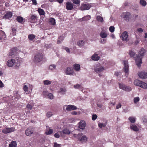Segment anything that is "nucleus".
I'll use <instances>...</instances> for the list:
<instances>
[{
    "label": "nucleus",
    "mask_w": 147,
    "mask_h": 147,
    "mask_svg": "<svg viewBox=\"0 0 147 147\" xmlns=\"http://www.w3.org/2000/svg\"><path fill=\"white\" fill-rule=\"evenodd\" d=\"M145 53V50L144 48H142L139 51L138 55L135 58L136 64L138 67H140L141 64L142 63V57L144 55Z\"/></svg>",
    "instance_id": "nucleus-1"
},
{
    "label": "nucleus",
    "mask_w": 147,
    "mask_h": 147,
    "mask_svg": "<svg viewBox=\"0 0 147 147\" xmlns=\"http://www.w3.org/2000/svg\"><path fill=\"white\" fill-rule=\"evenodd\" d=\"M77 138L82 142H85L87 140V138L86 136L82 133L78 134L77 136Z\"/></svg>",
    "instance_id": "nucleus-2"
},
{
    "label": "nucleus",
    "mask_w": 147,
    "mask_h": 147,
    "mask_svg": "<svg viewBox=\"0 0 147 147\" xmlns=\"http://www.w3.org/2000/svg\"><path fill=\"white\" fill-rule=\"evenodd\" d=\"M42 58L43 55L42 53H38L34 56V61L35 63H38L42 60Z\"/></svg>",
    "instance_id": "nucleus-3"
},
{
    "label": "nucleus",
    "mask_w": 147,
    "mask_h": 147,
    "mask_svg": "<svg viewBox=\"0 0 147 147\" xmlns=\"http://www.w3.org/2000/svg\"><path fill=\"white\" fill-rule=\"evenodd\" d=\"M63 109L64 111H70L76 110L77 109V107L74 105H65L64 106Z\"/></svg>",
    "instance_id": "nucleus-4"
},
{
    "label": "nucleus",
    "mask_w": 147,
    "mask_h": 147,
    "mask_svg": "<svg viewBox=\"0 0 147 147\" xmlns=\"http://www.w3.org/2000/svg\"><path fill=\"white\" fill-rule=\"evenodd\" d=\"M16 129L14 127H7L3 129L2 131V132L5 134H7L15 131Z\"/></svg>",
    "instance_id": "nucleus-5"
},
{
    "label": "nucleus",
    "mask_w": 147,
    "mask_h": 147,
    "mask_svg": "<svg viewBox=\"0 0 147 147\" xmlns=\"http://www.w3.org/2000/svg\"><path fill=\"white\" fill-rule=\"evenodd\" d=\"M105 69V68L104 67L99 65L95 67L94 70L96 73H98L103 71Z\"/></svg>",
    "instance_id": "nucleus-6"
},
{
    "label": "nucleus",
    "mask_w": 147,
    "mask_h": 147,
    "mask_svg": "<svg viewBox=\"0 0 147 147\" xmlns=\"http://www.w3.org/2000/svg\"><path fill=\"white\" fill-rule=\"evenodd\" d=\"M91 7V5L88 4H81L80 9L81 10H89Z\"/></svg>",
    "instance_id": "nucleus-7"
},
{
    "label": "nucleus",
    "mask_w": 147,
    "mask_h": 147,
    "mask_svg": "<svg viewBox=\"0 0 147 147\" xmlns=\"http://www.w3.org/2000/svg\"><path fill=\"white\" fill-rule=\"evenodd\" d=\"M138 75L141 79H146L147 78V72L144 71H141L138 73Z\"/></svg>",
    "instance_id": "nucleus-8"
},
{
    "label": "nucleus",
    "mask_w": 147,
    "mask_h": 147,
    "mask_svg": "<svg viewBox=\"0 0 147 147\" xmlns=\"http://www.w3.org/2000/svg\"><path fill=\"white\" fill-rule=\"evenodd\" d=\"M121 17L125 20H129L130 18V14L129 12L123 13L122 14Z\"/></svg>",
    "instance_id": "nucleus-9"
},
{
    "label": "nucleus",
    "mask_w": 147,
    "mask_h": 147,
    "mask_svg": "<svg viewBox=\"0 0 147 147\" xmlns=\"http://www.w3.org/2000/svg\"><path fill=\"white\" fill-rule=\"evenodd\" d=\"M65 5L66 9L68 10H71L73 9V4L71 2H67Z\"/></svg>",
    "instance_id": "nucleus-10"
},
{
    "label": "nucleus",
    "mask_w": 147,
    "mask_h": 147,
    "mask_svg": "<svg viewBox=\"0 0 147 147\" xmlns=\"http://www.w3.org/2000/svg\"><path fill=\"white\" fill-rule=\"evenodd\" d=\"M22 60L21 58H18L15 61V62L14 63V67L16 68H17L22 63Z\"/></svg>",
    "instance_id": "nucleus-11"
},
{
    "label": "nucleus",
    "mask_w": 147,
    "mask_h": 147,
    "mask_svg": "<svg viewBox=\"0 0 147 147\" xmlns=\"http://www.w3.org/2000/svg\"><path fill=\"white\" fill-rule=\"evenodd\" d=\"M86 125V123L85 121L82 120L79 123V128L84 129H85Z\"/></svg>",
    "instance_id": "nucleus-12"
},
{
    "label": "nucleus",
    "mask_w": 147,
    "mask_h": 147,
    "mask_svg": "<svg viewBox=\"0 0 147 147\" xmlns=\"http://www.w3.org/2000/svg\"><path fill=\"white\" fill-rule=\"evenodd\" d=\"M124 68L123 69L125 72L126 73H127L129 71V66L127 62L126 61H123Z\"/></svg>",
    "instance_id": "nucleus-13"
},
{
    "label": "nucleus",
    "mask_w": 147,
    "mask_h": 147,
    "mask_svg": "<svg viewBox=\"0 0 147 147\" xmlns=\"http://www.w3.org/2000/svg\"><path fill=\"white\" fill-rule=\"evenodd\" d=\"M127 33L126 31L123 32L121 34L122 39L123 41H127L128 40Z\"/></svg>",
    "instance_id": "nucleus-14"
},
{
    "label": "nucleus",
    "mask_w": 147,
    "mask_h": 147,
    "mask_svg": "<svg viewBox=\"0 0 147 147\" xmlns=\"http://www.w3.org/2000/svg\"><path fill=\"white\" fill-rule=\"evenodd\" d=\"M12 16V13L10 11H7L6 14L3 17V19H9Z\"/></svg>",
    "instance_id": "nucleus-15"
},
{
    "label": "nucleus",
    "mask_w": 147,
    "mask_h": 147,
    "mask_svg": "<svg viewBox=\"0 0 147 147\" xmlns=\"http://www.w3.org/2000/svg\"><path fill=\"white\" fill-rule=\"evenodd\" d=\"M66 74L67 75H72L74 74L73 70L72 69L71 67H69L67 68L65 71Z\"/></svg>",
    "instance_id": "nucleus-16"
},
{
    "label": "nucleus",
    "mask_w": 147,
    "mask_h": 147,
    "mask_svg": "<svg viewBox=\"0 0 147 147\" xmlns=\"http://www.w3.org/2000/svg\"><path fill=\"white\" fill-rule=\"evenodd\" d=\"M15 60L14 59H11L10 60H9L7 63V65L9 67H11L13 66L14 67V64Z\"/></svg>",
    "instance_id": "nucleus-17"
},
{
    "label": "nucleus",
    "mask_w": 147,
    "mask_h": 147,
    "mask_svg": "<svg viewBox=\"0 0 147 147\" xmlns=\"http://www.w3.org/2000/svg\"><path fill=\"white\" fill-rule=\"evenodd\" d=\"M25 133L27 136H30L31 134L33 133V131L31 128L29 127L27 128L26 130Z\"/></svg>",
    "instance_id": "nucleus-18"
},
{
    "label": "nucleus",
    "mask_w": 147,
    "mask_h": 147,
    "mask_svg": "<svg viewBox=\"0 0 147 147\" xmlns=\"http://www.w3.org/2000/svg\"><path fill=\"white\" fill-rule=\"evenodd\" d=\"M0 37L1 40H5L6 38V36L5 32L2 30L0 31Z\"/></svg>",
    "instance_id": "nucleus-19"
},
{
    "label": "nucleus",
    "mask_w": 147,
    "mask_h": 147,
    "mask_svg": "<svg viewBox=\"0 0 147 147\" xmlns=\"http://www.w3.org/2000/svg\"><path fill=\"white\" fill-rule=\"evenodd\" d=\"M130 128L135 131H138L139 129L137 126L134 124H131L130 125Z\"/></svg>",
    "instance_id": "nucleus-20"
},
{
    "label": "nucleus",
    "mask_w": 147,
    "mask_h": 147,
    "mask_svg": "<svg viewBox=\"0 0 147 147\" xmlns=\"http://www.w3.org/2000/svg\"><path fill=\"white\" fill-rule=\"evenodd\" d=\"M92 59L94 61H97L100 59V57L98 54L95 53L92 56Z\"/></svg>",
    "instance_id": "nucleus-21"
},
{
    "label": "nucleus",
    "mask_w": 147,
    "mask_h": 147,
    "mask_svg": "<svg viewBox=\"0 0 147 147\" xmlns=\"http://www.w3.org/2000/svg\"><path fill=\"white\" fill-rule=\"evenodd\" d=\"M73 69L76 71H79L80 69V65L78 64H75L73 65Z\"/></svg>",
    "instance_id": "nucleus-22"
},
{
    "label": "nucleus",
    "mask_w": 147,
    "mask_h": 147,
    "mask_svg": "<svg viewBox=\"0 0 147 147\" xmlns=\"http://www.w3.org/2000/svg\"><path fill=\"white\" fill-rule=\"evenodd\" d=\"M63 137L64 136V134H70V132L69 130L67 129H63L62 131H61Z\"/></svg>",
    "instance_id": "nucleus-23"
},
{
    "label": "nucleus",
    "mask_w": 147,
    "mask_h": 147,
    "mask_svg": "<svg viewBox=\"0 0 147 147\" xmlns=\"http://www.w3.org/2000/svg\"><path fill=\"white\" fill-rule=\"evenodd\" d=\"M37 17L36 15H32L30 17V19L32 20V22H34L37 20Z\"/></svg>",
    "instance_id": "nucleus-24"
},
{
    "label": "nucleus",
    "mask_w": 147,
    "mask_h": 147,
    "mask_svg": "<svg viewBox=\"0 0 147 147\" xmlns=\"http://www.w3.org/2000/svg\"><path fill=\"white\" fill-rule=\"evenodd\" d=\"M54 136L55 138H59L60 136L62 137H63L62 134V133L61 131H59L57 133H55L54 135Z\"/></svg>",
    "instance_id": "nucleus-25"
},
{
    "label": "nucleus",
    "mask_w": 147,
    "mask_h": 147,
    "mask_svg": "<svg viewBox=\"0 0 147 147\" xmlns=\"http://www.w3.org/2000/svg\"><path fill=\"white\" fill-rule=\"evenodd\" d=\"M140 87L144 89H147V84L145 82L142 81Z\"/></svg>",
    "instance_id": "nucleus-26"
},
{
    "label": "nucleus",
    "mask_w": 147,
    "mask_h": 147,
    "mask_svg": "<svg viewBox=\"0 0 147 147\" xmlns=\"http://www.w3.org/2000/svg\"><path fill=\"white\" fill-rule=\"evenodd\" d=\"M78 45L80 47L83 46L85 44V42L83 40H80L78 41L77 43Z\"/></svg>",
    "instance_id": "nucleus-27"
},
{
    "label": "nucleus",
    "mask_w": 147,
    "mask_h": 147,
    "mask_svg": "<svg viewBox=\"0 0 147 147\" xmlns=\"http://www.w3.org/2000/svg\"><path fill=\"white\" fill-rule=\"evenodd\" d=\"M63 36H60L58 38L57 42L58 44H60L63 41Z\"/></svg>",
    "instance_id": "nucleus-28"
},
{
    "label": "nucleus",
    "mask_w": 147,
    "mask_h": 147,
    "mask_svg": "<svg viewBox=\"0 0 147 147\" xmlns=\"http://www.w3.org/2000/svg\"><path fill=\"white\" fill-rule=\"evenodd\" d=\"M17 145L16 141H13L9 144V147H16Z\"/></svg>",
    "instance_id": "nucleus-29"
},
{
    "label": "nucleus",
    "mask_w": 147,
    "mask_h": 147,
    "mask_svg": "<svg viewBox=\"0 0 147 147\" xmlns=\"http://www.w3.org/2000/svg\"><path fill=\"white\" fill-rule=\"evenodd\" d=\"M142 81L138 80H136L134 82V84L136 86L140 87Z\"/></svg>",
    "instance_id": "nucleus-30"
},
{
    "label": "nucleus",
    "mask_w": 147,
    "mask_h": 147,
    "mask_svg": "<svg viewBox=\"0 0 147 147\" xmlns=\"http://www.w3.org/2000/svg\"><path fill=\"white\" fill-rule=\"evenodd\" d=\"M16 20L17 22L21 23L23 22L24 19L21 16H18L17 17Z\"/></svg>",
    "instance_id": "nucleus-31"
},
{
    "label": "nucleus",
    "mask_w": 147,
    "mask_h": 147,
    "mask_svg": "<svg viewBox=\"0 0 147 147\" xmlns=\"http://www.w3.org/2000/svg\"><path fill=\"white\" fill-rule=\"evenodd\" d=\"M136 118L134 117H130L129 118L128 120L131 123H134L136 121Z\"/></svg>",
    "instance_id": "nucleus-32"
},
{
    "label": "nucleus",
    "mask_w": 147,
    "mask_h": 147,
    "mask_svg": "<svg viewBox=\"0 0 147 147\" xmlns=\"http://www.w3.org/2000/svg\"><path fill=\"white\" fill-rule=\"evenodd\" d=\"M16 54V51H15L13 50H11L9 54V56L10 57H13Z\"/></svg>",
    "instance_id": "nucleus-33"
},
{
    "label": "nucleus",
    "mask_w": 147,
    "mask_h": 147,
    "mask_svg": "<svg viewBox=\"0 0 147 147\" xmlns=\"http://www.w3.org/2000/svg\"><path fill=\"white\" fill-rule=\"evenodd\" d=\"M100 37L102 38H105L107 36V35L106 32H101L100 34Z\"/></svg>",
    "instance_id": "nucleus-34"
},
{
    "label": "nucleus",
    "mask_w": 147,
    "mask_h": 147,
    "mask_svg": "<svg viewBox=\"0 0 147 147\" xmlns=\"http://www.w3.org/2000/svg\"><path fill=\"white\" fill-rule=\"evenodd\" d=\"M35 38V36L34 34H29L28 35V38L30 41H32Z\"/></svg>",
    "instance_id": "nucleus-35"
},
{
    "label": "nucleus",
    "mask_w": 147,
    "mask_h": 147,
    "mask_svg": "<svg viewBox=\"0 0 147 147\" xmlns=\"http://www.w3.org/2000/svg\"><path fill=\"white\" fill-rule=\"evenodd\" d=\"M74 87L75 89H78L81 90L82 88V85L81 84H76L74 85Z\"/></svg>",
    "instance_id": "nucleus-36"
},
{
    "label": "nucleus",
    "mask_w": 147,
    "mask_h": 147,
    "mask_svg": "<svg viewBox=\"0 0 147 147\" xmlns=\"http://www.w3.org/2000/svg\"><path fill=\"white\" fill-rule=\"evenodd\" d=\"M91 18V16L90 15H87L83 17L82 18L83 21H87L89 20Z\"/></svg>",
    "instance_id": "nucleus-37"
},
{
    "label": "nucleus",
    "mask_w": 147,
    "mask_h": 147,
    "mask_svg": "<svg viewBox=\"0 0 147 147\" xmlns=\"http://www.w3.org/2000/svg\"><path fill=\"white\" fill-rule=\"evenodd\" d=\"M96 19L98 22H102L103 21V18L100 16H98L96 17Z\"/></svg>",
    "instance_id": "nucleus-38"
},
{
    "label": "nucleus",
    "mask_w": 147,
    "mask_h": 147,
    "mask_svg": "<svg viewBox=\"0 0 147 147\" xmlns=\"http://www.w3.org/2000/svg\"><path fill=\"white\" fill-rule=\"evenodd\" d=\"M48 128L49 129V131L47 130L46 131L45 133L47 135H50L52 134L53 132V130L52 129H50V127H48Z\"/></svg>",
    "instance_id": "nucleus-39"
},
{
    "label": "nucleus",
    "mask_w": 147,
    "mask_h": 147,
    "mask_svg": "<svg viewBox=\"0 0 147 147\" xmlns=\"http://www.w3.org/2000/svg\"><path fill=\"white\" fill-rule=\"evenodd\" d=\"M43 84L45 85H50L51 83V81L49 80H45L43 82Z\"/></svg>",
    "instance_id": "nucleus-40"
},
{
    "label": "nucleus",
    "mask_w": 147,
    "mask_h": 147,
    "mask_svg": "<svg viewBox=\"0 0 147 147\" xmlns=\"http://www.w3.org/2000/svg\"><path fill=\"white\" fill-rule=\"evenodd\" d=\"M140 3L141 5L143 6H145L146 5V2L144 0H140Z\"/></svg>",
    "instance_id": "nucleus-41"
},
{
    "label": "nucleus",
    "mask_w": 147,
    "mask_h": 147,
    "mask_svg": "<svg viewBox=\"0 0 147 147\" xmlns=\"http://www.w3.org/2000/svg\"><path fill=\"white\" fill-rule=\"evenodd\" d=\"M49 22L52 25H54L55 24V19L53 18H51L49 20Z\"/></svg>",
    "instance_id": "nucleus-42"
},
{
    "label": "nucleus",
    "mask_w": 147,
    "mask_h": 147,
    "mask_svg": "<svg viewBox=\"0 0 147 147\" xmlns=\"http://www.w3.org/2000/svg\"><path fill=\"white\" fill-rule=\"evenodd\" d=\"M65 90L64 88H61L60 89L59 91V92L61 93L62 94H65Z\"/></svg>",
    "instance_id": "nucleus-43"
},
{
    "label": "nucleus",
    "mask_w": 147,
    "mask_h": 147,
    "mask_svg": "<svg viewBox=\"0 0 147 147\" xmlns=\"http://www.w3.org/2000/svg\"><path fill=\"white\" fill-rule=\"evenodd\" d=\"M39 14L40 15H43L45 13V11L42 9H38V10Z\"/></svg>",
    "instance_id": "nucleus-44"
},
{
    "label": "nucleus",
    "mask_w": 147,
    "mask_h": 147,
    "mask_svg": "<svg viewBox=\"0 0 147 147\" xmlns=\"http://www.w3.org/2000/svg\"><path fill=\"white\" fill-rule=\"evenodd\" d=\"M56 68V65H55L52 64L49 66V68L51 70H53Z\"/></svg>",
    "instance_id": "nucleus-45"
},
{
    "label": "nucleus",
    "mask_w": 147,
    "mask_h": 147,
    "mask_svg": "<svg viewBox=\"0 0 147 147\" xmlns=\"http://www.w3.org/2000/svg\"><path fill=\"white\" fill-rule=\"evenodd\" d=\"M98 127L100 128H102V127H105L106 125V124L105 123H99L98 124Z\"/></svg>",
    "instance_id": "nucleus-46"
},
{
    "label": "nucleus",
    "mask_w": 147,
    "mask_h": 147,
    "mask_svg": "<svg viewBox=\"0 0 147 147\" xmlns=\"http://www.w3.org/2000/svg\"><path fill=\"white\" fill-rule=\"evenodd\" d=\"M140 100V98L138 97L134 98V102L135 104H136Z\"/></svg>",
    "instance_id": "nucleus-47"
},
{
    "label": "nucleus",
    "mask_w": 147,
    "mask_h": 147,
    "mask_svg": "<svg viewBox=\"0 0 147 147\" xmlns=\"http://www.w3.org/2000/svg\"><path fill=\"white\" fill-rule=\"evenodd\" d=\"M124 90L127 91H130L131 90V87L125 86Z\"/></svg>",
    "instance_id": "nucleus-48"
},
{
    "label": "nucleus",
    "mask_w": 147,
    "mask_h": 147,
    "mask_svg": "<svg viewBox=\"0 0 147 147\" xmlns=\"http://www.w3.org/2000/svg\"><path fill=\"white\" fill-rule=\"evenodd\" d=\"M33 105L30 104H28L26 106L27 108L29 110H31L32 108Z\"/></svg>",
    "instance_id": "nucleus-49"
},
{
    "label": "nucleus",
    "mask_w": 147,
    "mask_h": 147,
    "mask_svg": "<svg viewBox=\"0 0 147 147\" xmlns=\"http://www.w3.org/2000/svg\"><path fill=\"white\" fill-rule=\"evenodd\" d=\"M129 54L131 57H134L135 55V53L134 52L131 51L129 52Z\"/></svg>",
    "instance_id": "nucleus-50"
},
{
    "label": "nucleus",
    "mask_w": 147,
    "mask_h": 147,
    "mask_svg": "<svg viewBox=\"0 0 147 147\" xmlns=\"http://www.w3.org/2000/svg\"><path fill=\"white\" fill-rule=\"evenodd\" d=\"M119 88L121 89H122L124 90L125 87V85H123L122 84H119Z\"/></svg>",
    "instance_id": "nucleus-51"
},
{
    "label": "nucleus",
    "mask_w": 147,
    "mask_h": 147,
    "mask_svg": "<svg viewBox=\"0 0 147 147\" xmlns=\"http://www.w3.org/2000/svg\"><path fill=\"white\" fill-rule=\"evenodd\" d=\"M73 3L77 5L79 4L80 3V0H73Z\"/></svg>",
    "instance_id": "nucleus-52"
},
{
    "label": "nucleus",
    "mask_w": 147,
    "mask_h": 147,
    "mask_svg": "<svg viewBox=\"0 0 147 147\" xmlns=\"http://www.w3.org/2000/svg\"><path fill=\"white\" fill-rule=\"evenodd\" d=\"M47 96L48 98L51 99H52L53 98V96L51 93H48Z\"/></svg>",
    "instance_id": "nucleus-53"
},
{
    "label": "nucleus",
    "mask_w": 147,
    "mask_h": 147,
    "mask_svg": "<svg viewBox=\"0 0 147 147\" xmlns=\"http://www.w3.org/2000/svg\"><path fill=\"white\" fill-rule=\"evenodd\" d=\"M109 30L111 32H113L114 31L115 28L114 26H111L109 27Z\"/></svg>",
    "instance_id": "nucleus-54"
},
{
    "label": "nucleus",
    "mask_w": 147,
    "mask_h": 147,
    "mask_svg": "<svg viewBox=\"0 0 147 147\" xmlns=\"http://www.w3.org/2000/svg\"><path fill=\"white\" fill-rule=\"evenodd\" d=\"M53 115L52 112H49L47 114V116L48 117H50Z\"/></svg>",
    "instance_id": "nucleus-55"
},
{
    "label": "nucleus",
    "mask_w": 147,
    "mask_h": 147,
    "mask_svg": "<svg viewBox=\"0 0 147 147\" xmlns=\"http://www.w3.org/2000/svg\"><path fill=\"white\" fill-rule=\"evenodd\" d=\"M97 116L96 114H93L92 115V120H95L97 118Z\"/></svg>",
    "instance_id": "nucleus-56"
},
{
    "label": "nucleus",
    "mask_w": 147,
    "mask_h": 147,
    "mask_svg": "<svg viewBox=\"0 0 147 147\" xmlns=\"http://www.w3.org/2000/svg\"><path fill=\"white\" fill-rule=\"evenodd\" d=\"M12 32L13 33L12 35L13 36H15L16 35V30L15 28H13L12 29Z\"/></svg>",
    "instance_id": "nucleus-57"
},
{
    "label": "nucleus",
    "mask_w": 147,
    "mask_h": 147,
    "mask_svg": "<svg viewBox=\"0 0 147 147\" xmlns=\"http://www.w3.org/2000/svg\"><path fill=\"white\" fill-rule=\"evenodd\" d=\"M143 31V30L141 28H139L137 29V31L140 33L142 32Z\"/></svg>",
    "instance_id": "nucleus-58"
},
{
    "label": "nucleus",
    "mask_w": 147,
    "mask_h": 147,
    "mask_svg": "<svg viewBox=\"0 0 147 147\" xmlns=\"http://www.w3.org/2000/svg\"><path fill=\"white\" fill-rule=\"evenodd\" d=\"M28 87L26 85L24 86L23 87V90H24L25 92H26L28 91Z\"/></svg>",
    "instance_id": "nucleus-59"
},
{
    "label": "nucleus",
    "mask_w": 147,
    "mask_h": 147,
    "mask_svg": "<svg viewBox=\"0 0 147 147\" xmlns=\"http://www.w3.org/2000/svg\"><path fill=\"white\" fill-rule=\"evenodd\" d=\"M121 106V104L120 103H119L118 105H117L116 107V109H118L119 108H120Z\"/></svg>",
    "instance_id": "nucleus-60"
},
{
    "label": "nucleus",
    "mask_w": 147,
    "mask_h": 147,
    "mask_svg": "<svg viewBox=\"0 0 147 147\" xmlns=\"http://www.w3.org/2000/svg\"><path fill=\"white\" fill-rule=\"evenodd\" d=\"M106 42V40L105 39H101L100 40L101 43L104 44Z\"/></svg>",
    "instance_id": "nucleus-61"
},
{
    "label": "nucleus",
    "mask_w": 147,
    "mask_h": 147,
    "mask_svg": "<svg viewBox=\"0 0 147 147\" xmlns=\"http://www.w3.org/2000/svg\"><path fill=\"white\" fill-rule=\"evenodd\" d=\"M63 49H65L67 52L69 53V52H70L69 49L68 48L63 47Z\"/></svg>",
    "instance_id": "nucleus-62"
},
{
    "label": "nucleus",
    "mask_w": 147,
    "mask_h": 147,
    "mask_svg": "<svg viewBox=\"0 0 147 147\" xmlns=\"http://www.w3.org/2000/svg\"><path fill=\"white\" fill-rule=\"evenodd\" d=\"M48 92H47L46 91H43L42 93V94L43 95L45 96V95H48Z\"/></svg>",
    "instance_id": "nucleus-63"
},
{
    "label": "nucleus",
    "mask_w": 147,
    "mask_h": 147,
    "mask_svg": "<svg viewBox=\"0 0 147 147\" xmlns=\"http://www.w3.org/2000/svg\"><path fill=\"white\" fill-rule=\"evenodd\" d=\"M54 147H60V145L56 143H55L54 144Z\"/></svg>",
    "instance_id": "nucleus-64"
}]
</instances>
